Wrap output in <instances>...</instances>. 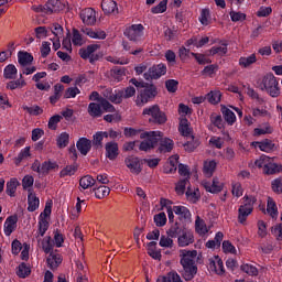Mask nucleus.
Listing matches in <instances>:
<instances>
[{
    "instance_id": "nucleus-32",
    "label": "nucleus",
    "mask_w": 282,
    "mask_h": 282,
    "mask_svg": "<svg viewBox=\"0 0 282 282\" xmlns=\"http://www.w3.org/2000/svg\"><path fill=\"white\" fill-rule=\"evenodd\" d=\"M93 191H94L97 199H105V197H107L109 195V193H111V188H109L108 186H105V185L95 187Z\"/></svg>"
},
{
    "instance_id": "nucleus-49",
    "label": "nucleus",
    "mask_w": 282,
    "mask_h": 282,
    "mask_svg": "<svg viewBox=\"0 0 282 282\" xmlns=\"http://www.w3.org/2000/svg\"><path fill=\"white\" fill-rule=\"evenodd\" d=\"M63 116L61 115H54L53 117H51L48 120V129H51L52 131H56V129L58 128V122H61Z\"/></svg>"
},
{
    "instance_id": "nucleus-28",
    "label": "nucleus",
    "mask_w": 282,
    "mask_h": 282,
    "mask_svg": "<svg viewBox=\"0 0 282 282\" xmlns=\"http://www.w3.org/2000/svg\"><path fill=\"white\" fill-rule=\"evenodd\" d=\"M78 171V164L66 165L61 172L59 177H72V175H76Z\"/></svg>"
},
{
    "instance_id": "nucleus-7",
    "label": "nucleus",
    "mask_w": 282,
    "mask_h": 282,
    "mask_svg": "<svg viewBox=\"0 0 282 282\" xmlns=\"http://www.w3.org/2000/svg\"><path fill=\"white\" fill-rule=\"evenodd\" d=\"M142 34H144V26L142 24H132L124 31V36H127L129 41H140Z\"/></svg>"
},
{
    "instance_id": "nucleus-35",
    "label": "nucleus",
    "mask_w": 282,
    "mask_h": 282,
    "mask_svg": "<svg viewBox=\"0 0 282 282\" xmlns=\"http://www.w3.org/2000/svg\"><path fill=\"white\" fill-rule=\"evenodd\" d=\"M252 214V209L246 207H239L238 209V221L239 224H246L248 217Z\"/></svg>"
},
{
    "instance_id": "nucleus-12",
    "label": "nucleus",
    "mask_w": 282,
    "mask_h": 282,
    "mask_svg": "<svg viewBox=\"0 0 282 282\" xmlns=\"http://www.w3.org/2000/svg\"><path fill=\"white\" fill-rule=\"evenodd\" d=\"M17 221H19V217L9 216L4 223V234L7 237H10L14 230H17Z\"/></svg>"
},
{
    "instance_id": "nucleus-48",
    "label": "nucleus",
    "mask_w": 282,
    "mask_h": 282,
    "mask_svg": "<svg viewBox=\"0 0 282 282\" xmlns=\"http://www.w3.org/2000/svg\"><path fill=\"white\" fill-rule=\"evenodd\" d=\"M154 224L158 228H162L166 226V214L164 212L154 215Z\"/></svg>"
},
{
    "instance_id": "nucleus-36",
    "label": "nucleus",
    "mask_w": 282,
    "mask_h": 282,
    "mask_svg": "<svg viewBox=\"0 0 282 282\" xmlns=\"http://www.w3.org/2000/svg\"><path fill=\"white\" fill-rule=\"evenodd\" d=\"M102 96L110 100V102H113V105H119L118 90L113 93L111 89H105Z\"/></svg>"
},
{
    "instance_id": "nucleus-53",
    "label": "nucleus",
    "mask_w": 282,
    "mask_h": 282,
    "mask_svg": "<svg viewBox=\"0 0 282 282\" xmlns=\"http://www.w3.org/2000/svg\"><path fill=\"white\" fill-rule=\"evenodd\" d=\"M243 199V205H241L240 207L253 210V206L254 204H257V198L254 196H245Z\"/></svg>"
},
{
    "instance_id": "nucleus-8",
    "label": "nucleus",
    "mask_w": 282,
    "mask_h": 282,
    "mask_svg": "<svg viewBox=\"0 0 282 282\" xmlns=\"http://www.w3.org/2000/svg\"><path fill=\"white\" fill-rule=\"evenodd\" d=\"M79 17L85 25H96V10L91 8L83 9Z\"/></svg>"
},
{
    "instance_id": "nucleus-34",
    "label": "nucleus",
    "mask_w": 282,
    "mask_h": 282,
    "mask_svg": "<svg viewBox=\"0 0 282 282\" xmlns=\"http://www.w3.org/2000/svg\"><path fill=\"white\" fill-rule=\"evenodd\" d=\"M195 230L198 235H206L208 228L206 227V221L202 217L197 216L195 220Z\"/></svg>"
},
{
    "instance_id": "nucleus-13",
    "label": "nucleus",
    "mask_w": 282,
    "mask_h": 282,
    "mask_svg": "<svg viewBox=\"0 0 282 282\" xmlns=\"http://www.w3.org/2000/svg\"><path fill=\"white\" fill-rule=\"evenodd\" d=\"M101 10L105 12V14H118V3L113 0H102L101 1Z\"/></svg>"
},
{
    "instance_id": "nucleus-63",
    "label": "nucleus",
    "mask_w": 282,
    "mask_h": 282,
    "mask_svg": "<svg viewBox=\"0 0 282 282\" xmlns=\"http://www.w3.org/2000/svg\"><path fill=\"white\" fill-rule=\"evenodd\" d=\"M271 234L274 235L276 241H282V223L272 227Z\"/></svg>"
},
{
    "instance_id": "nucleus-24",
    "label": "nucleus",
    "mask_w": 282,
    "mask_h": 282,
    "mask_svg": "<svg viewBox=\"0 0 282 282\" xmlns=\"http://www.w3.org/2000/svg\"><path fill=\"white\" fill-rule=\"evenodd\" d=\"M88 113L91 118H100V116H102V108L100 107V104L90 102L88 105Z\"/></svg>"
},
{
    "instance_id": "nucleus-18",
    "label": "nucleus",
    "mask_w": 282,
    "mask_h": 282,
    "mask_svg": "<svg viewBox=\"0 0 282 282\" xmlns=\"http://www.w3.org/2000/svg\"><path fill=\"white\" fill-rule=\"evenodd\" d=\"M118 143L116 142H108L106 143V156L108 160H116L118 158Z\"/></svg>"
},
{
    "instance_id": "nucleus-59",
    "label": "nucleus",
    "mask_w": 282,
    "mask_h": 282,
    "mask_svg": "<svg viewBox=\"0 0 282 282\" xmlns=\"http://www.w3.org/2000/svg\"><path fill=\"white\" fill-rule=\"evenodd\" d=\"M273 193H278V195H281L282 193V177H278L271 183Z\"/></svg>"
},
{
    "instance_id": "nucleus-20",
    "label": "nucleus",
    "mask_w": 282,
    "mask_h": 282,
    "mask_svg": "<svg viewBox=\"0 0 282 282\" xmlns=\"http://www.w3.org/2000/svg\"><path fill=\"white\" fill-rule=\"evenodd\" d=\"M276 173H282V165L272 162V159H269L267 167L264 169L265 175H276Z\"/></svg>"
},
{
    "instance_id": "nucleus-15",
    "label": "nucleus",
    "mask_w": 282,
    "mask_h": 282,
    "mask_svg": "<svg viewBox=\"0 0 282 282\" xmlns=\"http://www.w3.org/2000/svg\"><path fill=\"white\" fill-rule=\"evenodd\" d=\"M133 96H135V87L133 86L118 90L119 105L122 102V100L133 98Z\"/></svg>"
},
{
    "instance_id": "nucleus-39",
    "label": "nucleus",
    "mask_w": 282,
    "mask_h": 282,
    "mask_svg": "<svg viewBox=\"0 0 282 282\" xmlns=\"http://www.w3.org/2000/svg\"><path fill=\"white\" fill-rule=\"evenodd\" d=\"M17 186H19V181H17V178H11L10 182L7 183V195L14 197V193H17Z\"/></svg>"
},
{
    "instance_id": "nucleus-40",
    "label": "nucleus",
    "mask_w": 282,
    "mask_h": 282,
    "mask_svg": "<svg viewBox=\"0 0 282 282\" xmlns=\"http://www.w3.org/2000/svg\"><path fill=\"white\" fill-rule=\"evenodd\" d=\"M206 99L210 105H218L221 101V93L219 90L210 91L206 95Z\"/></svg>"
},
{
    "instance_id": "nucleus-31",
    "label": "nucleus",
    "mask_w": 282,
    "mask_h": 282,
    "mask_svg": "<svg viewBox=\"0 0 282 282\" xmlns=\"http://www.w3.org/2000/svg\"><path fill=\"white\" fill-rule=\"evenodd\" d=\"M178 130L180 133H182V135H185V138H188V135H191L192 130L191 127L188 126V119H186V117L181 118Z\"/></svg>"
},
{
    "instance_id": "nucleus-10",
    "label": "nucleus",
    "mask_w": 282,
    "mask_h": 282,
    "mask_svg": "<svg viewBox=\"0 0 282 282\" xmlns=\"http://www.w3.org/2000/svg\"><path fill=\"white\" fill-rule=\"evenodd\" d=\"M126 166H128L131 171V173H134L135 175H140L142 173V167H140V159L135 156H128L124 160Z\"/></svg>"
},
{
    "instance_id": "nucleus-52",
    "label": "nucleus",
    "mask_w": 282,
    "mask_h": 282,
    "mask_svg": "<svg viewBox=\"0 0 282 282\" xmlns=\"http://www.w3.org/2000/svg\"><path fill=\"white\" fill-rule=\"evenodd\" d=\"M178 85H180V82L175 79H167L165 82V87L170 94H175V91H177Z\"/></svg>"
},
{
    "instance_id": "nucleus-54",
    "label": "nucleus",
    "mask_w": 282,
    "mask_h": 282,
    "mask_svg": "<svg viewBox=\"0 0 282 282\" xmlns=\"http://www.w3.org/2000/svg\"><path fill=\"white\" fill-rule=\"evenodd\" d=\"M169 3V0H162L156 7H153L151 9V12L153 14H160L162 12H166V6Z\"/></svg>"
},
{
    "instance_id": "nucleus-51",
    "label": "nucleus",
    "mask_w": 282,
    "mask_h": 282,
    "mask_svg": "<svg viewBox=\"0 0 282 282\" xmlns=\"http://www.w3.org/2000/svg\"><path fill=\"white\" fill-rule=\"evenodd\" d=\"M202 25H210V10L203 9L199 17Z\"/></svg>"
},
{
    "instance_id": "nucleus-42",
    "label": "nucleus",
    "mask_w": 282,
    "mask_h": 282,
    "mask_svg": "<svg viewBox=\"0 0 282 282\" xmlns=\"http://www.w3.org/2000/svg\"><path fill=\"white\" fill-rule=\"evenodd\" d=\"M57 147L58 149H65L69 144V133L63 132L57 137Z\"/></svg>"
},
{
    "instance_id": "nucleus-61",
    "label": "nucleus",
    "mask_w": 282,
    "mask_h": 282,
    "mask_svg": "<svg viewBox=\"0 0 282 282\" xmlns=\"http://www.w3.org/2000/svg\"><path fill=\"white\" fill-rule=\"evenodd\" d=\"M52 34H54L55 39H61L63 36V26L58 23H54L51 28Z\"/></svg>"
},
{
    "instance_id": "nucleus-5",
    "label": "nucleus",
    "mask_w": 282,
    "mask_h": 282,
    "mask_svg": "<svg viewBox=\"0 0 282 282\" xmlns=\"http://www.w3.org/2000/svg\"><path fill=\"white\" fill-rule=\"evenodd\" d=\"M142 116H150L149 122H152L153 124H166V113L161 111L159 105L144 108Z\"/></svg>"
},
{
    "instance_id": "nucleus-16",
    "label": "nucleus",
    "mask_w": 282,
    "mask_h": 282,
    "mask_svg": "<svg viewBox=\"0 0 282 282\" xmlns=\"http://www.w3.org/2000/svg\"><path fill=\"white\" fill-rule=\"evenodd\" d=\"M252 147H259L260 151H264L265 153H270V151H274V143L272 140L264 139L263 141L252 142Z\"/></svg>"
},
{
    "instance_id": "nucleus-56",
    "label": "nucleus",
    "mask_w": 282,
    "mask_h": 282,
    "mask_svg": "<svg viewBox=\"0 0 282 282\" xmlns=\"http://www.w3.org/2000/svg\"><path fill=\"white\" fill-rule=\"evenodd\" d=\"M219 69V65L217 64H212L208 66H205V68L202 70L203 76H213V74H217V70Z\"/></svg>"
},
{
    "instance_id": "nucleus-50",
    "label": "nucleus",
    "mask_w": 282,
    "mask_h": 282,
    "mask_svg": "<svg viewBox=\"0 0 282 282\" xmlns=\"http://www.w3.org/2000/svg\"><path fill=\"white\" fill-rule=\"evenodd\" d=\"M22 109L24 111H28V113H30V116H41V113H43V108H41L40 106H22Z\"/></svg>"
},
{
    "instance_id": "nucleus-19",
    "label": "nucleus",
    "mask_w": 282,
    "mask_h": 282,
    "mask_svg": "<svg viewBox=\"0 0 282 282\" xmlns=\"http://www.w3.org/2000/svg\"><path fill=\"white\" fill-rule=\"evenodd\" d=\"M46 14H54L56 12H61V8H63V3L59 0H48L45 3Z\"/></svg>"
},
{
    "instance_id": "nucleus-26",
    "label": "nucleus",
    "mask_w": 282,
    "mask_h": 282,
    "mask_svg": "<svg viewBox=\"0 0 282 282\" xmlns=\"http://www.w3.org/2000/svg\"><path fill=\"white\" fill-rule=\"evenodd\" d=\"M58 169V164L52 161H44L41 166V175H50V171Z\"/></svg>"
},
{
    "instance_id": "nucleus-44",
    "label": "nucleus",
    "mask_w": 282,
    "mask_h": 282,
    "mask_svg": "<svg viewBox=\"0 0 282 282\" xmlns=\"http://www.w3.org/2000/svg\"><path fill=\"white\" fill-rule=\"evenodd\" d=\"M25 85H28L25 79L11 80L7 84V89L13 91V89H21L22 87H25Z\"/></svg>"
},
{
    "instance_id": "nucleus-17",
    "label": "nucleus",
    "mask_w": 282,
    "mask_h": 282,
    "mask_svg": "<svg viewBox=\"0 0 282 282\" xmlns=\"http://www.w3.org/2000/svg\"><path fill=\"white\" fill-rule=\"evenodd\" d=\"M185 229L186 227L181 226L180 223H174L167 230V237H171V239L178 238V236H181Z\"/></svg>"
},
{
    "instance_id": "nucleus-37",
    "label": "nucleus",
    "mask_w": 282,
    "mask_h": 282,
    "mask_svg": "<svg viewBox=\"0 0 282 282\" xmlns=\"http://www.w3.org/2000/svg\"><path fill=\"white\" fill-rule=\"evenodd\" d=\"M209 54L212 56H215V54H218L219 56H226L228 54V44H223V46H213L209 50Z\"/></svg>"
},
{
    "instance_id": "nucleus-43",
    "label": "nucleus",
    "mask_w": 282,
    "mask_h": 282,
    "mask_svg": "<svg viewBox=\"0 0 282 282\" xmlns=\"http://www.w3.org/2000/svg\"><path fill=\"white\" fill-rule=\"evenodd\" d=\"M253 63H257V55L256 54H251L248 57H240L239 58L240 67H250V65H253Z\"/></svg>"
},
{
    "instance_id": "nucleus-1",
    "label": "nucleus",
    "mask_w": 282,
    "mask_h": 282,
    "mask_svg": "<svg viewBox=\"0 0 282 282\" xmlns=\"http://www.w3.org/2000/svg\"><path fill=\"white\" fill-rule=\"evenodd\" d=\"M162 132L160 131H150L143 132L140 134L141 140H144L140 143V151H150V149H155L160 142L158 149L159 153H171L173 151V140L164 139L162 140Z\"/></svg>"
},
{
    "instance_id": "nucleus-23",
    "label": "nucleus",
    "mask_w": 282,
    "mask_h": 282,
    "mask_svg": "<svg viewBox=\"0 0 282 282\" xmlns=\"http://www.w3.org/2000/svg\"><path fill=\"white\" fill-rule=\"evenodd\" d=\"M267 213L272 217V219H275L279 215V209L276 208V203L272 197H268L267 202Z\"/></svg>"
},
{
    "instance_id": "nucleus-14",
    "label": "nucleus",
    "mask_w": 282,
    "mask_h": 282,
    "mask_svg": "<svg viewBox=\"0 0 282 282\" xmlns=\"http://www.w3.org/2000/svg\"><path fill=\"white\" fill-rule=\"evenodd\" d=\"M28 204L29 213H34V210H37L41 204V200L39 199V197H36V194L32 193L31 189H29Z\"/></svg>"
},
{
    "instance_id": "nucleus-21",
    "label": "nucleus",
    "mask_w": 282,
    "mask_h": 282,
    "mask_svg": "<svg viewBox=\"0 0 282 282\" xmlns=\"http://www.w3.org/2000/svg\"><path fill=\"white\" fill-rule=\"evenodd\" d=\"M46 263L48 268H51V270H56V268H58V264L63 263V258H61V254L51 252L46 260Z\"/></svg>"
},
{
    "instance_id": "nucleus-11",
    "label": "nucleus",
    "mask_w": 282,
    "mask_h": 282,
    "mask_svg": "<svg viewBox=\"0 0 282 282\" xmlns=\"http://www.w3.org/2000/svg\"><path fill=\"white\" fill-rule=\"evenodd\" d=\"M77 150L82 155H87L91 151V140L87 138H80L76 143Z\"/></svg>"
},
{
    "instance_id": "nucleus-29",
    "label": "nucleus",
    "mask_w": 282,
    "mask_h": 282,
    "mask_svg": "<svg viewBox=\"0 0 282 282\" xmlns=\"http://www.w3.org/2000/svg\"><path fill=\"white\" fill-rule=\"evenodd\" d=\"M215 169H217V162L215 161H205L204 162V174L206 177H213V173H215Z\"/></svg>"
},
{
    "instance_id": "nucleus-46",
    "label": "nucleus",
    "mask_w": 282,
    "mask_h": 282,
    "mask_svg": "<svg viewBox=\"0 0 282 282\" xmlns=\"http://www.w3.org/2000/svg\"><path fill=\"white\" fill-rule=\"evenodd\" d=\"M240 270H242V272H246V274H249V276H257L259 274V270L252 264H242L240 267Z\"/></svg>"
},
{
    "instance_id": "nucleus-60",
    "label": "nucleus",
    "mask_w": 282,
    "mask_h": 282,
    "mask_svg": "<svg viewBox=\"0 0 282 282\" xmlns=\"http://www.w3.org/2000/svg\"><path fill=\"white\" fill-rule=\"evenodd\" d=\"M73 45H83V35H80V31L78 29H73Z\"/></svg>"
},
{
    "instance_id": "nucleus-57",
    "label": "nucleus",
    "mask_w": 282,
    "mask_h": 282,
    "mask_svg": "<svg viewBox=\"0 0 282 282\" xmlns=\"http://www.w3.org/2000/svg\"><path fill=\"white\" fill-rule=\"evenodd\" d=\"M223 250L224 252L229 254H237V249L234 247L232 242H230V240H225L223 242Z\"/></svg>"
},
{
    "instance_id": "nucleus-55",
    "label": "nucleus",
    "mask_w": 282,
    "mask_h": 282,
    "mask_svg": "<svg viewBox=\"0 0 282 282\" xmlns=\"http://www.w3.org/2000/svg\"><path fill=\"white\" fill-rule=\"evenodd\" d=\"M47 228H50V221H47V219L42 218L39 221V235H41V237H43L45 235V232H47Z\"/></svg>"
},
{
    "instance_id": "nucleus-62",
    "label": "nucleus",
    "mask_w": 282,
    "mask_h": 282,
    "mask_svg": "<svg viewBox=\"0 0 282 282\" xmlns=\"http://www.w3.org/2000/svg\"><path fill=\"white\" fill-rule=\"evenodd\" d=\"M229 15L231 18V21H234V23H237L238 21H246V13L230 11Z\"/></svg>"
},
{
    "instance_id": "nucleus-2",
    "label": "nucleus",
    "mask_w": 282,
    "mask_h": 282,
    "mask_svg": "<svg viewBox=\"0 0 282 282\" xmlns=\"http://www.w3.org/2000/svg\"><path fill=\"white\" fill-rule=\"evenodd\" d=\"M181 265L183 267L182 276L185 281H193L197 274V264H195V259H197V250L182 251Z\"/></svg>"
},
{
    "instance_id": "nucleus-25",
    "label": "nucleus",
    "mask_w": 282,
    "mask_h": 282,
    "mask_svg": "<svg viewBox=\"0 0 282 282\" xmlns=\"http://www.w3.org/2000/svg\"><path fill=\"white\" fill-rule=\"evenodd\" d=\"M205 188L206 191H208V193H221L224 188V183H220L219 178H214L213 184H206Z\"/></svg>"
},
{
    "instance_id": "nucleus-64",
    "label": "nucleus",
    "mask_w": 282,
    "mask_h": 282,
    "mask_svg": "<svg viewBox=\"0 0 282 282\" xmlns=\"http://www.w3.org/2000/svg\"><path fill=\"white\" fill-rule=\"evenodd\" d=\"M167 281L170 282H184L176 271H171L167 274Z\"/></svg>"
},
{
    "instance_id": "nucleus-4",
    "label": "nucleus",
    "mask_w": 282,
    "mask_h": 282,
    "mask_svg": "<svg viewBox=\"0 0 282 282\" xmlns=\"http://www.w3.org/2000/svg\"><path fill=\"white\" fill-rule=\"evenodd\" d=\"M158 96V87L153 84H147L137 95V107H144L147 102H151Z\"/></svg>"
},
{
    "instance_id": "nucleus-6",
    "label": "nucleus",
    "mask_w": 282,
    "mask_h": 282,
    "mask_svg": "<svg viewBox=\"0 0 282 282\" xmlns=\"http://www.w3.org/2000/svg\"><path fill=\"white\" fill-rule=\"evenodd\" d=\"M164 74H166V65L159 64L150 67L149 70L143 74V78H145V80H158V78H161Z\"/></svg>"
},
{
    "instance_id": "nucleus-33",
    "label": "nucleus",
    "mask_w": 282,
    "mask_h": 282,
    "mask_svg": "<svg viewBox=\"0 0 282 282\" xmlns=\"http://www.w3.org/2000/svg\"><path fill=\"white\" fill-rule=\"evenodd\" d=\"M17 274L20 279H26V276H30V274H32V270L30 269V267H28L25 262H22L18 267Z\"/></svg>"
},
{
    "instance_id": "nucleus-3",
    "label": "nucleus",
    "mask_w": 282,
    "mask_h": 282,
    "mask_svg": "<svg viewBox=\"0 0 282 282\" xmlns=\"http://www.w3.org/2000/svg\"><path fill=\"white\" fill-rule=\"evenodd\" d=\"M261 91H265L272 98H279L281 96V88H279V79L274 76V74H267L261 83H260Z\"/></svg>"
},
{
    "instance_id": "nucleus-41",
    "label": "nucleus",
    "mask_w": 282,
    "mask_h": 282,
    "mask_svg": "<svg viewBox=\"0 0 282 282\" xmlns=\"http://www.w3.org/2000/svg\"><path fill=\"white\" fill-rule=\"evenodd\" d=\"M173 210L175 215H178L183 219H188L191 217V210H188V208L185 206H174Z\"/></svg>"
},
{
    "instance_id": "nucleus-30",
    "label": "nucleus",
    "mask_w": 282,
    "mask_h": 282,
    "mask_svg": "<svg viewBox=\"0 0 282 282\" xmlns=\"http://www.w3.org/2000/svg\"><path fill=\"white\" fill-rule=\"evenodd\" d=\"M221 113L226 120L227 123L229 124H235L237 117L235 116V112H232V110H230L229 108L223 106L221 107Z\"/></svg>"
},
{
    "instance_id": "nucleus-47",
    "label": "nucleus",
    "mask_w": 282,
    "mask_h": 282,
    "mask_svg": "<svg viewBox=\"0 0 282 282\" xmlns=\"http://www.w3.org/2000/svg\"><path fill=\"white\" fill-rule=\"evenodd\" d=\"M189 184V180L188 178H183L181 181H178V183L175 186V191L178 195H184V193H186V185Z\"/></svg>"
},
{
    "instance_id": "nucleus-45",
    "label": "nucleus",
    "mask_w": 282,
    "mask_h": 282,
    "mask_svg": "<svg viewBox=\"0 0 282 282\" xmlns=\"http://www.w3.org/2000/svg\"><path fill=\"white\" fill-rule=\"evenodd\" d=\"M30 155H32L30 153V147L24 148V150H22L18 154V156L14 159L15 166H19V164H21L22 160H25V159L30 158Z\"/></svg>"
},
{
    "instance_id": "nucleus-27",
    "label": "nucleus",
    "mask_w": 282,
    "mask_h": 282,
    "mask_svg": "<svg viewBox=\"0 0 282 282\" xmlns=\"http://www.w3.org/2000/svg\"><path fill=\"white\" fill-rule=\"evenodd\" d=\"M34 61V56L28 52H19L18 53V62L22 65V67H25V65H30Z\"/></svg>"
},
{
    "instance_id": "nucleus-38",
    "label": "nucleus",
    "mask_w": 282,
    "mask_h": 282,
    "mask_svg": "<svg viewBox=\"0 0 282 282\" xmlns=\"http://www.w3.org/2000/svg\"><path fill=\"white\" fill-rule=\"evenodd\" d=\"M3 77L8 80H13V78H17V66L12 64L6 66Z\"/></svg>"
},
{
    "instance_id": "nucleus-58",
    "label": "nucleus",
    "mask_w": 282,
    "mask_h": 282,
    "mask_svg": "<svg viewBox=\"0 0 282 282\" xmlns=\"http://www.w3.org/2000/svg\"><path fill=\"white\" fill-rule=\"evenodd\" d=\"M268 162H270V156L262 155L260 159L256 160L254 164L258 169H263L264 172L268 166Z\"/></svg>"
},
{
    "instance_id": "nucleus-22",
    "label": "nucleus",
    "mask_w": 282,
    "mask_h": 282,
    "mask_svg": "<svg viewBox=\"0 0 282 282\" xmlns=\"http://www.w3.org/2000/svg\"><path fill=\"white\" fill-rule=\"evenodd\" d=\"M79 186L84 191H87V188H91V186H96V180L91 175H85L79 180Z\"/></svg>"
},
{
    "instance_id": "nucleus-9",
    "label": "nucleus",
    "mask_w": 282,
    "mask_h": 282,
    "mask_svg": "<svg viewBox=\"0 0 282 282\" xmlns=\"http://www.w3.org/2000/svg\"><path fill=\"white\" fill-rule=\"evenodd\" d=\"M177 243L180 248H186L191 243H195V236L189 229H185L177 238Z\"/></svg>"
}]
</instances>
